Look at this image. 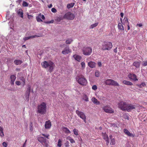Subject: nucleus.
Instances as JSON below:
<instances>
[{
  "instance_id": "nucleus-11",
  "label": "nucleus",
  "mask_w": 147,
  "mask_h": 147,
  "mask_svg": "<svg viewBox=\"0 0 147 147\" xmlns=\"http://www.w3.org/2000/svg\"><path fill=\"white\" fill-rule=\"evenodd\" d=\"M128 77L130 79L134 81H135L138 80L136 76L134 74H130L128 75Z\"/></svg>"
},
{
  "instance_id": "nucleus-12",
  "label": "nucleus",
  "mask_w": 147,
  "mask_h": 147,
  "mask_svg": "<svg viewBox=\"0 0 147 147\" xmlns=\"http://www.w3.org/2000/svg\"><path fill=\"white\" fill-rule=\"evenodd\" d=\"M102 136L103 137V138L107 142V146L108 145L109 143V140L108 136L105 133H102Z\"/></svg>"
},
{
  "instance_id": "nucleus-1",
  "label": "nucleus",
  "mask_w": 147,
  "mask_h": 147,
  "mask_svg": "<svg viewBox=\"0 0 147 147\" xmlns=\"http://www.w3.org/2000/svg\"><path fill=\"white\" fill-rule=\"evenodd\" d=\"M41 65L42 67L45 68L49 67L48 70L50 72H52L55 66L54 63L51 61H45L41 63Z\"/></svg>"
},
{
  "instance_id": "nucleus-57",
  "label": "nucleus",
  "mask_w": 147,
  "mask_h": 147,
  "mask_svg": "<svg viewBox=\"0 0 147 147\" xmlns=\"http://www.w3.org/2000/svg\"><path fill=\"white\" fill-rule=\"evenodd\" d=\"M22 0H18V1H16V2L17 3H18V4H20L22 2Z\"/></svg>"
},
{
  "instance_id": "nucleus-8",
  "label": "nucleus",
  "mask_w": 147,
  "mask_h": 147,
  "mask_svg": "<svg viewBox=\"0 0 147 147\" xmlns=\"http://www.w3.org/2000/svg\"><path fill=\"white\" fill-rule=\"evenodd\" d=\"M127 103L123 101L120 102L118 104V107L123 111L126 110Z\"/></svg>"
},
{
  "instance_id": "nucleus-53",
  "label": "nucleus",
  "mask_w": 147,
  "mask_h": 147,
  "mask_svg": "<svg viewBox=\"0 0 147 147\" xmlns=\"http://www.w3.org/2000/svg\"><path fill=\"white\" fill-rule=\"evenodd\" d=\"M2 145L4 147H7V143L5 142H4L2 143Z\"/></svg>"
},
{
  "instance_id": "nucleus-21",
  "label": "nucleus",
  "mask_w": 147,
  "mask_h": 147,
  "mask_svg": "<svg viewBox=\"0 0 147 147\" xmlns=\"http://www.w3.org/2000/svg\"><path fill=\"white\" fill-rule=\"evenodd\" d=\"M96 63L94 62L91 61L88 63V65L91 68H94L95 67Z\"/></svg>"
},
{
  "instance_id": "nucleus-54",
  "label": "nucleus",
  "mask_w": 147,
  "mask_h": 147,
  "mask_svg": "<svg viewBox=\"0 0 147 147\" xmlns=\"http://www.w3.org/2000/svg\"><path fill=\"white\" fill-rule=\"evenodd\" d=\"M51 11L53 13H56L57 12V10L55 8H53L51 9Z\"/></svg>"
},
{
  "instance_id": "nucleus-7",
  "label": "nucleus",
  "mask_w": 147,
  "mask_h": 147,
  "mask_svg": "<svg viewBox=\"0 0 147 147\" xmlns=\"http://www.w3.org/2000/svg\"><path fill=\"white\" fill-rule=\"evenodd\" d=\"M38 141L40 142L42 145L46 147H47L48 146V143L46 139L42 137H39L38 138Z\"/></svg>"
},
{
  "instance_id": "nucleus-29",
  "label": "nucleus",
  "mask_w": 147,
  "mask_h": 147,
  "mask_svg": "<svg viewBox=\"0 0 147 147\" xmlns=\"http://www.w3.org/2000/svg\"><path fill=\"white\" fill-rule=\"evenodd\" d=\"M63 130L66 133L70 134L71 133L70 130L67 127H63Z\"/></svg>"
},
{
  "instance_id": "nucleus-18",
  "label": "nucleus",
  "mask_w": 147,
  "mask_h": 147,
  "mask_svg": "<svg viewBox=\"0 0 147 147\" xmlns=\"http://www.w3.org/2000/svg\"><path fill=\"white\" fill-rule=\"evenodd\" d=\"M45 127L46 129H50L51 126V124L50 121L49 120L47 121H46L45 122Z\"/></svg>"
},
{
  "instance_id": "nucleus-37",
  "label": "nucleus",
  "mask_w": 147,
  "mask_h": 147,
  "mask_svg": "<svg viewBox=\"0 0 147 147\" xmlns=\"http://www.w3.org/2000/svg\"><path fill=\"white\" fill-rule=\"evenodd\" d=\"M111 49V47H103L102 48V49L103 50H109Z\"/></svg>"
},
{
  "instance_id": "nucleus-6",
  "label": "nucleus",
  "mask_w": 147,
  "mask_h": 147,
  "mask_svg": "<svg viewBox=\"0 0 147 147\" xmlns=\"http://www.w3.org/2000/svg\"><path fill=\"white\" fill-rule=\"evenodd\" d=\"M83 54L85 55H90L92 52V49L90 47H84L83 49Z\"/></svg>"
},
{
  "instance_id": "nucleus-25",
  "label": "nucleus",
  "mask_w": 147,
  "mask_h": 147,
  "mask_svg": "<svg viewBox=\"0 0 147 147\" xmlns=\"http://www.w3.org/2000/svg\"><path fill=\"white\" fill-rule=\"evenodd\" d=\"M118 28L119 30L123 31L124 30V28L122 24L121 23H119L118 24Z\"/></svg>"
},
{
  "instance_id": "nucleus-3",
  "label": "nucleus",
  "mask_w": 147,
  "mask_h": 147,
  "mask_svg": "<svg viewBox=\"0 0 147 147\" xmlns=\"http://www.w3.org/2000/svg\"><path fill=\"white\" fill-rule=\"evenodd\" d=\"M76 81L82 86H85L87 84V81L84 76L82 75H77L76 78Z\"/></svg>"
},
{
  "instance_id": "nucleus-33",
  "label": "nucleus",
  "mask_w": 147,
  "mask_h": 147,
  "mask_svg": "<svg viewBox=\"0 0 147 147\" xmlns=\"http://www.w3.org/2000/svg\"><path fill=\"white\" fill-rule=\"evenodd\" d=\"M73 41V40L72 38H68L65 41L66 44H70Z\"/></svg>"
},
{
  "instance_id": "nucleus-32",
  "label": "nucleus",
  "mask_w": 147,
  "mask_h": 147,
  "mask_svg": "<svg viewBox=\"0 0 147 147\" xmlns=\"http://www.w3.org/2000/svg\"><path fill=\"white\" fill-rule=\"evenodd\" d=\"M137 86H138L140 88H142L143 87H144L146 86V84L144 82H142L140 84H138Z\"/></svg>"
},
{
  "instance_id": "nucleus-5",
  "label": "nucleus",
  "mask_w": 147,
  "mask_h": 147,
  "mask_svg": "<svg viewBox=\"0 0 147 147\" xmlns=\"http://www.w3.org/2000/svg\"><path fill=\"white\" fill-rule=\"evenodd\" d=\"M105 83L107 85L118 86H119V84L116 81L110 79L107 80L105 82Z\"/></svg>"
},
{
  "instance_id": "nucleus-49",
  "label": "nucleus",
  "mask_w": 147,
  "mask_h": 147,
  "mask_svg": "<svg viewBox=\"0 0 147 147\" xmlns=\"http://www.w3.org/2000/svg\"><path fill=\"white\" fill-rule=\"evenodd\" d=\"M61 20H62V19L61 17H59L56 19L57 21L58 22H59Z\"/></svg>"
},
{
  "instance_id": "nucleus-15",
  "label": "nucleus",
  "mask_w": 147,
  "mask_h": 147,
  "mask_svg": "<svg viewBox=\"0 0 147 147\" xmlns=\"http://www.w3.org/2000/svg\"><path fill=\"white\" fill-rule=\"evenodd\" d=\"M18 79L22 81L21 83L24 86L25 85L26 78L23 76H19L18 77Z\"/></svg>"
},
{
  "instance_id": "nucleus-30",
  "label": "nucleus",
  "mask_w": 147,
  "mask_h": 147,
  "mask_svg": "<svg viewBox=\"0 0 147 147\" xmlns=\"http://www.w3.org/2000/svg\"><path fill=\"white\" fill-rule=\"evenodd\" d=\"M3 128L2 127L0 126V136L1 137H3L4 136V134L3 132Z\"/></svg>"
},
{
  "instance_id": "nucleus-42",
  "label": "nucleus",
  "mask_w": 147,
  "mask_h": 147,
  "mask_svg": "<svg viewBox=\"0 0 147 147\" xmlns=\"http://www.w3.org/2000/svg\"><path fill=\"white\" fill-rule=\"evenodd\" d=\"M32 126H33L32 123H31L30 124L29 127H30V130L31 131H32L33 130Z\"/></svg>"
},
{
  "instance_id": "nucleus-40",
  "label": "nucleus",
  "mask_w": 147,
  "mask_h": 147,
  "mask_svg": "<svg viewBox=\"0 0 147 147\" xmlns=\"http://www.w3.org/2000/svg\"><path fill=\"white\" fill-rule=\"evenodd\" d=\"M78 130L75 128L73 130L74 133L77 136L78 135Z\"/></svg>"
},
{
  "instance_id": "nucleus-43",
  "label": "nucleus",
  "mask_w": 147,
  "mask_h": 147,
  "mask_svg": "<svg viewBox=\"0 0 147 147\" xmlns=\"http://www.w3.org/2000/svg\"><path fill=\"white\" fill-rule=\"evenodd\" d=\"M28 3L25 1H23V2L22 5L24 7H27L28 6Z\"/></svg>"
},
{
  "instance_id": "nucleus-46",
  "label": "nucleus",
  "mask_w": 147,
  "mask_h": 147,
  "mask_svg": "<svg viewBox=\"0 0 147 147\" xmlns=\"http://www.w3.org/2000/svg\"><path fill=\"white\" fill-rule=\"evenodd\" d=\"M95 75L96 77H98L99 75V73L98 71H96L95 73Z\"/></svg>"
},
{
  "instance_id": "nucleus-59",
  "label": "nucleus",
  "mask_w": 147,
  "mask_h": 147,
  "mask_svg": "<svg viewBox=\"0 0 147 147\" xmlns=\"http://www.w3.org/2000/svg\"><path fill=\"white\" fill-rule=\"evenodd\" d=\"M27 92H30V87L29 86L27 90L26 91Z\"/></svg>"
},
{
  "instance_id": "nucleus-56",
  "label": "nucleus",
  "mask_w": 147,
  "mask_h": 147,
  "mask_svg": "<svg viewBox=\"0 0 147 147\" xmlns=\"http://www.w3.org/2000/svg\"><path fill=\"white\" fill-rule=\"evenodd\" d=\"M143 26L142 24L141 23L140 24H136V26H139V27H141Z\"/></svg>"
},
{
  "instance_id": "nucleus-16",
  "label": "nucleus",
  "mask_w": 147,
  "mask_h": 147,
  "mask_svg": "<svg viewBox=\"0 0 147 147\" xmlns=\"http://www.w3.org/2000/svg\"><path fill=\"white\" fill-rule=\"evenodd\" d=\"M124 132L126 135L132 137H134L135 136L134 135L130 133V132L126 129H124Z\"/></svg>"
},
{
  "instance_id": "nucleus-35",
  "label": "nucleus",
  "mask_w": 147,
  "mask_h": 147,
  "mask_svg": "<svg viewBox=\"0 0 147 147\" xmlns=\"http://www.w3.org/2000/svg\"><path fill=\"white\" fill-rule=\"evenodd\" d=\"M82 99L86 102L89 101L88 98L86 95H84L83 96Z\"/></svg>"
},
{
  "instance_id": "nucleus-62",
  "label": "nucleus",
  "mask_w": 147,
  "mask_h": 147,
  "mask_svg": "<svg viewBox=\"0 0 147 147\" xmlns=\"http://www.w3.org/2000/svg\"><path fill=\"white\" fill-rule=\"evenodd\" d=\"M117 47H116L114 49V52L115 53H117Z\"/></svg>"
},
{
  "instance_id": "nucleus-31",
  "label": "nucleus",
  "mask_w": 147,
  "mask_h": 147,
  "mask_svg": "<svg viewBox=\"0 0 147 147\" xmlns=\"http://www.w3.org/2000/svg\"><path fill=\"white\" fill-rule=\"evenodd\" d=\"M67 139L69 140L71 143H74L75 142L73 139L71 138L70 137L68 136L67 137Z\"/></svg>"
},
{
  "instance_id": "nucleus-47",
  "label": "nucleus",
  "mask_w": 147,
  "mask_h": 147,
  "mask_svg": "<svg viewBox=\"0 0 147 147\" xmlns=\"http://www.w3.org/2000/svg\"><path fill=\"white\" fill-rule=\"evenodd\" d=\"M81 65H82V67L83 68H84L85 67V63L84 62H82L81 63Z\"/></svg>"
},
{
  "instance_id": "nucleus-45",
  "label": "nucleus",
  "mask_w": 147,
  "mask_h": 147,
  "mask_svg": "<svg viewBox=\"0 0 147 147\" xmlns=\"http://www.w3.org/2000/svg\"><path fill=\"white\" fill-rule=\"evenodd\" d=\"M42 135L45 137L46 138H47L48 139H49V136H50L49 135V134H47V135H45L44 134H42Z\"/></svg>"
},
{
  "instance_id": "nucleus-27",
  "label": "nucleus",
  "mask_w": 147,
  "mask_h": 147,
  "mask_svg": "<svg viewBox=\"0 0 147 147\" xmlns=\"http://www.w3.org/2000/svg\"><path fill=\"white\" fill-rule=\"evenodd\" d=\"M23 62L22 60H15L14 61L15 64L16 65L21 64Z\"/></svg>"
},
{
  "instance_id": "nucleus-28",
  "label": "nucleus",
  "mask_w": 147,
  "mask_h": 147,
  "mask_svg": "<svg viewBox=\"0 0 147 147\" xmlns=\"http://www.w3.org/2000/svg\"><path fill=\"white\" fill-rule=\"evenodd\" d=\"M123 83L127 85L132 86L133 84V83L131 82L125 80H123Z\"/></svg>"
},
{
  "instance_id": "nucleus-44",
  "label": "nucleus",
  "mask_w": 147,
  "mask_h": 147,
  "mask_svg": "<svg viewBox=\"0 0 147 147\" xmlns=\"http://www.w3.org/2000/svg\"><path fill=\"white\" fill-rule=\"evenodd\" d=\"M54 20H52L50 21H47V22H44V23L46 24H50V23H53L54 22Z\"/></svg>"
},
{
  "instance_id": "nucleus-39",
  "label": "nucleus",
  "mask_w": 147,
  "mask_h": 147,
  "mask_svg": "<svg viewBox=\"0 0 147 147\" xmlns=\"http://www.w3.org/2000/svg\"><path fill=\"white\" fill-rule=\"evenodd\" d=\"M98 24V23H94V24H92L91 25V26L90 27V28L92 29L94 27L96 26Z\"/></svg>"
},
{
  "instance_id": "nucleus-51",
  "label": "nucleus",
  "mask_w": 147,
  "mask_h": 147,
  "mask_svg": "<svg viewBox=\"0 0 147 147\" xmlns=\"http://www.w3.org/2000/svg\"><path fill=\"white\" fill-rule=\"evenodd\" d=\"M106 46H112V43L110 42L107 43Z\"/></svg>"
},
{
  "instance_id": "nucleus-38",
  "label": "nucleus",
  "mask_w": 147,
  "mask_h": 147,
  "mask_svg": "<svg viewBox=\"0 0 147 147\" xmlns=\"http://www.w3.org/2000/svg\"><path fill=\"white\" fill-rule=\"evenodd\" d=\"M62 140L60 139H59L58 141L57 146L59 147H61L62 145Z\"/></svg>"
},
{
  "instance_id": "nucleus-61",
  "label": "nucleus",
  "mask_w": 147,
  "mask_h": 147,
  "mask_svg": "<svg viewBox=\"0 0 147 147\" xmlns=\"http://www.w3.org/2000/svg\"><path fill=\"white\" fill-rule=\"evenodd\" d=\"M98 65L100 67L102 65L101 62H98Z\"/></svg>"
},
{
  "instance_id": "nucleus-20",
  "label": "nucleus",
  "mask_w": 147,
  "mask_h": 147,
  "mask_svg": "<svg viewBox=\"0 0 147 147\" xmlns=\"http://www.w3.org/2000/svg\"><path fill=\"white\" fill-rule=\"evenodd\" d=\"M73 57L76 60L79 62H80V60L82 59V57L81 56L76 54L74 55H73Z\"/></svg>"
},
{
  "instance_id": "nucleus-48",
  "label": "nucleus",
  "mask_w": 147,
  "mask_h": 147,
  "mask_svg": "<svg viewBox=\"0 0 147 147\" xmlns=\"http://www.w3.org/2000/svg\"><path fill=\"white\" fill-rule=\"evenodd\" d=\"M142 65L144 66L147 65V61H143L142 63Z\"/></svg>"
},
{
  "instance_id": "nucleus-36",
  "label": "nucleus",
  "mask_w": 147,
  "mask_h": 147,
  "mask_svg": "<svg viewBox=\"0 0 147 147\" xmlns=\"http://www.w3.org/2000/svg\"><path fill=\"white\" fill-rule=\"evenodd\" d=\"M30 92L26 91V93L25 94V97L26 100H28L29 99V95Z\"/></svg>"
},
{
  "instance_id": "nucleus-9",
  "label": "nucleus",
  "mask_w": 147,
  "mask_h": 147,
  "mask_svg": "<svg viewBox=\"0 0 147 147\" xmlns=\"http://www.w3.org/2000/svg\"><path fill=\"white\" fill-rule=\"evenodd\" d=\"M74 15L70 12L67 13L63 16V18L65 19L68 20H73L74 19Z\"/></svg>"
},
{
  "instance_id": "nucleus-19",
  "label": "nucleus",
  "mask_w": 147,
  "mask_h": 147,
  "mask_svg": "<svg viewBox=\"0 0 147 147\" xmlns=\"http://www.w3.org/2000/svg\"><path fill=\"white\" fill-rule=\"evenodd\" d=\"M141 61H135L133 62V65L136 67V68H138L140 67Z\"/></svg>"
},
{
  "instance_id": "nucleus-52",
  "label": "nucleus",
  "mask_w": 147,
  "mask_h": 147,
  "mask_svg": "<svg viewBox=\"0 0 147 147\" xmlns=\"http://www.w3.org/2000/svg\"><path fill=\"white\" fill-rule=\"evenodd\" d=\"M92 89H93L94 90H95L97 89V87L95 85H94L92 86Z\"/></svg>"
},
{
  "instance_id": "nucleus-63",
  "label": "nucleus",
  "mask_w": 147,
  "mask_h": 147,
  "mask_svg": "<svg viewBox=\"0 0 147 147\" xmlns=\"http://www.w3.org/2000/svg\"><path fill=\"white\" fill-rule=\"evenodd\" d=\"M127 30H129L130 29V27L129 25V23H128V24H127Z\"/></svg>"
},
{
  "instance_id": "nucleus-41",
  "label": "nucleus",
  "mask_w": 147,
  "mask_h": 147,
  "mask_svg": "<svg viewBox=\"0 0 147 147\" xmlns=\"http://www.w3.org/2000/svg\"><path fill=\"white\" fill-rule=\"evenodd\" d=\"M115 144V140L114 138L112 139L111 140L110 144L114 145Z\"/></svg>"
},
{
  "instance_id": "nucleus-4",
  "label": "nucleus",
  "mask_w": 147,
  "mask_h": 147,
  "mask_svg": "<svg viewBox=\"0 0 147 147\" xmlns=\"http://www.w3.org/2000/svg\"><path fill=\"white\" fill-rule=\"evenodd\" d=\"M102 110L106 113H113L114 110L109 105L104 106L102 107Z\"/></svg>"
},
{
  "instance_id": "nucleus-22",
  "label": "nucleus",
  "mask_w": 147,
  "mask_h": 147,
  "mask_svg": "<svg viewBox=\"0 0 147 147\" xmlns=\"http://www.w3.org/2000/svg\"><path fill=\"white\" fill-rule=\"evenodd\" d=\"M70 52V50L68 47H67L64 50L62 51V53L63 54H68Z\"/></svg>"
},
{
  "instance_id": "nucleus-17",
  "label": "nucleus",
  "mask_w": 147,
  "mask_h": 147,
  "mask_svg": "<svg viewBox=\"0 0 147 147\" xmlns=\"http://www.w3.org/2000/svg\"><path fill=\"white\" fill-rule=\"evenodd\" d=\"M10 84L11 85H13L14 84V82L16 79V77L14 75H12L10 76Z\"/></svg>"
},
{
  "instance_id": "nucleus-58",
  "label": "nucleus",
  "mask_w": 147,
  "mask_h": 147,
  "mask_svg": "<svg viewBox=\"0 0 147 147\" xmlns=\"http://www.w3.org/2000/svg\"><path fill=\"white\" fill-rule=\"evenodd\" d=\"M69 142L68 141H67L66 143L65 146L66 147H68L69 146Z\"/></svg>"
},
{
  "instance_id": "nucleus-55",
  "label": "nucleus",
  "mask_w": 147,
  "mask_h": 147,
  "mask_svg": "<svg viewBox=\"0 0 147 147\" xmlns=\"http://www.w3.org/2000/svg\"><path fill=\"white\" fill-rule=\"evenodd\" d=\"M124 20L125 21V22H127L128 23H129L127 18V17H124Z\"/></svg>"
},
{
  "instance_id": "nucleus-10",
  "label": "nucleus",
  "mask_w": 147,
  "mask_h": 147,
  "mask_svg": "<svg viewBox=\"0 0 147 147\" xmlns=\"http://www.w3.org/2000/svg\"><path fill=\"white\" fill-rule=\"evenodd\" d=\"M41 18H42V20H44L45 19L44 16L43 15H42L41 13H40L36 17V19L37 22H43L42 20L41 19Z\"/></svg>"
},
{
  "instance_id": "nucleus-26",
  "label": "nucleus",
  "mask_w": 147,
  "mask_h": 147,
  "mask_svg": "<svg viewBox=\"0 0 147 147\" xmlns=\"http://www.w3.org/2000/svg\"><path fill=\"white\" fill-rule=\"evenodd\" d=\"M92 100L94 103L96 105H99L100 104L99 101H98V100L94 97L92 98Z\"/></svg>"
},
{
  "instance_id": "nucleus-2",
  "label": "nucleus",
  "mask_w": 147,
  "mask_h": 147,
  "mask_svg": "<svg viewBox=\"0 0 147 147\" xmlns=\"http://www.w3.org/2000/svg\"><path fill=\"white\" fill-rule=\"evenodd\" d=\"M47 109L46 103L45 102H42L38 105L37 112L41 115L44 114L46 112Z\"/></svg>"
},
{
  "instance_id": "nucleus-14",
  "label": "nucleus",
  "mask_w": 147,
  "mask_h": 147,
  "mask_svg": "<svg viewBox=\"0 0 147 147\" xmlns=\"http://www.w3.org/2000/svg\"><path fill=\"white\" fill-rule=\"evenodd\" d=\"M127 107L126 110L128 112H130L132 109H135V107L136 106L135 105H133L131 104H127Z\"/></svg>"
},
{
  "instance_id": "nucleus-64",
  "label": "nucleus",
  "mask_w": 147,
  "mask_h": 147,
  "mask_svg": "<svg viewBox=\"0 0 147 147\" xmlns=\"http://www.w3.org/2000/svg\"><path fill=\"white\" fill-rule=\"evenodd\" d=\"M120 15L122 18H123V13L122 12H121L120 13Z\"/></svg>"
},
{
  "instance_id": "nucleus-23",
  "label": "nucleus",
  "mask_w": 147,
  "mask_h": 147,
  "mask_svg": "<svg viewBox=\"0 0 147 147\" xmlns=\"http://www.w3.org/2000/svg\"><path fill=\"white\" fill-rule=\"evenodd\" d=\"M17 13L18 15L21 18H23V11L21 9H19L17 11Z\"/></svg>"
},
{
  "instance_id": "nucleus-24",
  "label": "nucleus",
  "mask_w": 147,
  "mask_h": 147,
  "mask_svg": "<svg viewBox=\"0 0 147 147\" xmlns=\"http://www.w3.org/2000/svg\"><path fill=\"white\" fill-rule=\"evenodd\" d=\"M36 36L37 37H39L40 36H36V35H34V36H28V37H25L24 38L23 40L24 41H26V40H28V39H30L31 38H34Z\"/></svg>"
},
{
  "instance_id": "nucleus-60",
  "label": "nucleus",
  "mask_w": 147,
  "mask_h": 147,
  "mask_svg": "<svg viewBox=\"0 0 147 147\" xmlns=\"http://www.w3.org/2000/svg\"><path fill=\"white\" fill-rule=\"evenodd\" d=\"M28 18L29 19H30L32 18V16L31 15H28Z\"/></svg>"
},
{
  "instance_id": "nucleus-34",
  "label": "nucleus",
  "mask_w": 147,
  "mask_h": 147,
  "mask_svg": "<svg viewBox=\"0 0 147 147\" xmlns=\"http://www.w3.org/2000/svg\"><path fill=\"white\" fill-rule=\"evenodd\" d=\"M74 5V3H71L69 4H67V8L68 9L73 7Z\"/></svg>"
},
{
  "instance_id": "nucleus-13",
  "label": "nucleus",
  "mask_w": 147,
  "mask_h": 147,
  "mask_svg": "<svg viewBox=\"0 0 147 147\" xmlns=\"http://www.w3.org/2000/svg\"><path fill=\"white\" fill-rule=\"evenodd\" d=\"M76 112L78 115L81 119L85 118L86 117L84 113L82 112L77 110L76 111Z\"/></svg>"
},
{
  "instance_id": "nucleus-50",
  "label": "nucleus",
  "mask_w": 147,
  "mask_h": 147,
  "mask_svg": "<svg viewBox=\"0 0 147 147\" xmlns=\"http://www.w3.org/2000/svg\"><path fill=\"white\" fill-rule=\"evenodd\" d=\"M16 84L18 85V86H20L21 85V82L20 81H16L15 82Z\"/></svg>"
}]
</instances>
